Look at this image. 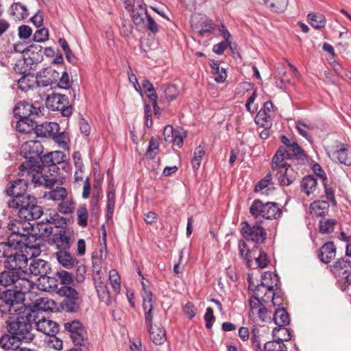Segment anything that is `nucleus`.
<instances>
[{"label":"nucleus","mask_w":351,"mask_h":351,"mask_svg":"<svg viewBox=\"0 0 351 351\" xmlns=\"http://www.w3.org/2000/svg\"><path fill=\"white\" fill-rule=\"evenodd\" d=\"M337 254V247L333 241H327L322 245L317 252L319 260L328 265L335 258Z\"/></svg>","instance_id":"obj_20"},{"label":"nucleus","mask_w":351,"mask_h":351,"mask_svg":"<svg viewBox=\"0 0 351 351\" xmlns=\"http://www.w3.org/2000/svg\"><path fill=\"white\" fill-rule=\"evenodd\" d=\"M77 223L81 227H86L88 224V210L85 206H81L77 210Z\"/></svg>","instance_id":"obj_54"},{"label":"nucleus","mask_w":351,"mask_h":351,"mask_svg":"<svg viewBox=\"0 0 351 351\" xmlns=\"http://www.w3.org/2000/svg\"><path fill=\"white\" fill-rule=\"evenodd\" d=\"M302 191L306 195H309L315 190L317 186V179L313 176H307L303 178L300 183Z\"/></svg>","instance_id":"obj_37"},{"label":"nucleus","mask_w":351,"mask_h":351,"mask_svg":"<svg viewBox=\"0 0 351 351\" xmlns=\"http://www.w3.org/2000/svg\"><path fill=\"white\" fill-rule=\"evenodd\" d=\"M198 32L202 36L205 33L212 32L215 29V25L211 20L206 19L202 22Z\"/></svg>","instance_id":"obj_62"},{"label":"nucleus","mask_w":351,"mask_h":351,"mask_svg":"<svg viewBox=\"0 0 351 351\" xmlns=\"http://www.w3.org/2000/svg\"><path fill=\"white\" fill-rule=\"evenodd\" d=\"M52 160L53 158L51 156L50 152L43 156L41 155L36 162V165L40 166L39 171H42L43 169L45 170L47 167L51 165L53 163Z\"/></svg>","instance_id":"obj_56"},{"label":"nucleus","mask_w":351,"mask_h":351,"mask_svg":"<svg viewBox=\"0 0 351 351\" xmlns=\"http://www.w3.org/2000/svg\"><path fill=\"white\" fill-rule=\"evenodd\" d=\"M37 318L36 317V319ZM34 322L36 323L37 330L47 336L57 335L59 332V325L52 320L42 319L38 321L36 320Z\"/></svg>","instance_id":"obj_24"},{"label":"nucleus","mask_w":351,"mask_h":351,"mask_svg":"<svg viewBox=\"0 0 351 351\" xmlns=\"http://www.w3.org/2000/svg\"><path fill=\"white\" fill-rule=\"evenodd\" d=\"M14 306L10 311L5 312L11 315L9 320L6 322L8 332L14 335L18 341L32 342L34 338V335L32 332V324L36 322L34 311L27 307L23 302Z\"/></svg>","instance_id":"obj_2"},{"label":"nucleus","mask_w":351,"mask_h":351,"mask_svg":"<svg viewBox=\"0 0 351 351\" xmlns=\"http://www.w3.org/2000/svg\"><path fill=\"white\" fill-rule=\"evenodd\" d=\"M49 39V31L43 27L36 31L33 36V40L36 43H43Z\"/></svg>","instance_id":"obj_60"},{"label":"nucleus","mask_w":351,"mask_h":351,"mask_svg":"<svg viewBox=\"0 0 351 351\" xmlns=\"http://www.w3.org/2000/svg\"><path fill=\"white\" fill-rule=\"evenodd\" d=\"M54 227L51 225L45 223L44 220L37 223L36 227H34V234H37L38 237L47 238L51 236L55 232Z\"/></svg>","instance_id":"obj_35"},{"label":"nucleus","mask_w":351,"mask_h":351,"mask_svg":"<svg viewBox=\"0 0 351 351\" xmlns=\"http://www.w3.org/2000/svg\"><path fill=\"white\" fill-rule=\"evenodd\" d=\"M295 157L298 160H304L306 158L304 150L298 145L296 142L292 143V147L287 149L285 147H280L276 154L272 158L271 167L275 169L284 162L285 159Z\"/></svg>","instance_id":"obj_8"},{"label":"nucleus","mask_w":351,"mask_h":351,"mask_svg":"<svg viewBox=\"0 0 351 351\" xmlns=\"http://www.w3.org/2000/svg\"><path fill=\"white\" fill-rule=\"evenodd\" d=\"M274 170H277L276 176L280 186H289L300 177L298 172L295 169L283 162Z\"/></svg>","instance_id":"obj_11"},{"label":"nucleus","mask_w":351,"mask_h":351,"mask_svg":"<svg viewBox=\"0 0 351 351\" xmlns=\"http://www.w3.org/2000/svg\"><path fill=\"white\" fill-rule=\"evenodd\" d=\"M79 300L63 299L60 302L61 308L68 313H76L80 308Z\"/></svg>","instance_id":"obj_44"},{"label":"nucleus","mask_w":351,"mask_h":351,"mask_svg":"<svg viewBox=\"0 0 351 351\" xmlns=\"http://www.w3.org/2000/svg\"><path fill=\"white\" fill-rule=\"evenodd\" d=\"M328 269L336 277H341L351 271V261L346 257L337 258L332 265H328Z\"/></svg>","instance_id":"obj_22"},{"label":"nucleus","mask_w":351,"mask_h":351,"mask_svg":"<svg viewBox=\"0 0 351 351\" xmlns=\"http://www.w3.org/2000/svg\"><path fill=\"white\" fill-rule=\"evenodd\" d=\"M337 221L335 219L323 218L319 223V230L322 234H330L335 230Z\"/></svg>","instance_id":"obj_38"},{"label":"nucleus","mask_w":351,"mask_h":351,"mask_svg":"<svg viewBox=\"0 0 351 351\" xmlns=\"http://www.w3.org/2000/svg\"><path fill=\"white\" fill-rule=\"evenodd\" d=\"M69 337L71 339L73 345L77 346L78 344H90L84 326L81 328V330H77L75 332L69 336Z\"/></svg>","instance_id":"obj_43"},{"label":"nucleus","mask_w":351,"mask_h":351,"mask_svg":"<svg viewBox=\"0 0 351 351\" xmlns=\"http://www.w3.org/2000/svg\"><path fill=\"white\" fill-rule=\"evenodd\" d=\"M0 246V258H5L4 271L0 273V285L12 286L0 292V311L5 313L14 307V304L25 301V295L34 289V282L27 278L28 258L24 254L12 253L13 250Z\"/></svg>","instance_id":"obj_1"},{"label":"nucleus","mask_w":351,"mask_h":351,"mask_svg":"<svg viewBox=\"0 0 351 351\" xmlns=\"http://www.w3.org/2000/svg\"><path fill=\"white\" fill-rule=\"evenodd\" d=\"M262 281L260 284L255 285L253 282H252V289H248L250 291L254 293V295H256V293L262 292L261 290V287H264L270 292L273 290V287H276L278 289V283L280 282L279 277L276 274H274L271 271H265L263 274L261 275Z\"/></svg>","instance_id":"obj_13"},{"label":"nucleus","mask_w":351,"mask_h":351,"mask_svg":"<svg viewBox=\"0 0 351 351\" xmlns=\"http://www.w3.org/2000/svg\"><path fill=\"white\" fill-rule=\"evenodd\" d=\"M8 229L11 231L6 242H0V246H5L9 251L13 250L12 253L18 254L19 245L21 243L25 242L28 237L25 236L26 232L31 229L34 230V227L29 221H14L8 223Z\"/></svg>","instance_id":"obj_4"},{"label":"nucleus","mask_w":351,"mask_h":351,"mask_svg":"<svg viewBox=\"0 0 351 351\" xmlns=\"http://www.w3.org/2000/svg\"><path fill=\"white\" fill-rule=\"evenodd\" d=\"M43 152V147L38 141H29L25 142L21 148V154L25 158V162L21 163L19 169L20 172L25 170L39 171V167L36 162Z\"/></svg>","instance_id":"obj_5"},{"label":"nucleus","mask_w":351,"mask_h":351,"mask_svg":"<svg viewBox=\"0 0 351 351\" xmlns=\"http://www.w3.org/2000/svg\"><path fill=\"white\" fill-rule=\"evenodd\" d=\"M250 213L254 218L271 219L280 217L282 210L277 203L268 202L264 204L259 199H255L250 207Z\"/></svg>","instance_id":"obj_7"},{"label":"nucleus","mask_w":351,"mask_h":351,"mask_svg":"<svg viewBox=\"0 0 351 351\" xmlns=\"http://www.w3.org/2000/svg\"><path fill=\"white\" fill-rule=\"evenodd\" d=\"M274 113V104L269 100L264 103L263 107L256 114L254 121L257 125L266 129L272 125L271 116Z\"/></svg>","instance_id":"obj_14"},{"label":"nucleus","mask_w":351,"mask_h":351,"mask_svg":"<svg viewBox=\"0 0 351 351\" xmlns=\"http://www.w3.org/2000/svg\"><path fill=\"white\" fill-rule=\"evenodd\" d=\"M27 270V278L30 275L38 277V279L43 278L45 280L47 275L51 271L50 264L40 258H32L30 263L26 267Z\"/></svg>","instance_id":"obj_12"},{"label":"nucleus","mask_w":351,"mask_h":351,"mask_svg":"<svg viewBox=\"0 0 351 351\" xmlns=\"http://www.w3.org/2000/svg\"><path fill=\"white\" fill-rule=\"evenodd\" d=\"M10 15L16 21H21L26 19L29 15L27 7L21 2L13 3L10 6Z\"/></svg>","instance_id":"obj_31"},{"label":"nucleus","mask_w":351,"mask_h":351,"mask_svg":"<svg viewBox=\"0 0 351 351\" xmlns=\"http://www.w3.org/2000/svg\"><path fill=\"white\" fill-rule=\"evenodd\" d=\"M13 113L19 119L16 128L21 133H29V126L35 123V119L40 117L41 110L36 104H32L27 101L19 102L13 108Z\"/></svg>","instance_id":"obj_3"},{"label":"nucleus","mask_w":351,"mask_h":351,"mask_svg":"<svg viewBox=\"0 0 351 351\" xmlns=\"http://www.w3.org/2000/svg\"><path fill=\"white\" fill-rule=\"evenodd\" d=\"M51 241L56 245L58 251L68 250L72 245L71 239L66 233L65 229L55 230L53 237H51Z\"/></svg>","instance_id":"obj_23"},{"label":"nucleus","mask_w":351,"mask_h":351,"mask_svg":"<svg viewBox=\"0 0 351 351\" xmlns=\"http://www.w3.org/2000/svg\"><path fill=\"white\" fill-rule=\"evenodd\" d=\"M34 65V63L31 64L29 60L23 57L16 61L14 70L19 74L31 75L32 71L35 69Z\"/></svg>","instance_id":"obj_30"},{"label":"nucleus","mask_w":351,"mask_h":351,"mask_svg":"<svg viewBox=\"0 0 351 351\" xmlns=\"http://www.w3.org/2000/svg\"><path fill=\"white\" fill-rule=\"evenodd\" d=\"M273 320L274 323L278 326V327H276L273 330L274 337H276V333L279 332H283L285 334H291L289 330L285 327L290 323L289 313L285 308H278L276 310L273 315Z\"/></svg>","instance_id":"obj_18"},{"label":"nucleus","mask_w":351,"mask_h":351,"mask_svg":"<svg viewBox=\"0 0 351 351\" xmlns=\"http://www.w3.org/2000/svg\"><path fill=\"white\" fill-rule=\"evenodd\" d=\"M42 171L37 172L36 171L25 170L20 172V173L23 176L25 173H27V176H29L32 182L34 184L35 186H44L45 188L51 189L57 183L58 178H49V176L46 174L40 175V173Z\"/></svg>","instance_id":"obj_17"},{"label":"nucleus","mask_w":351,"mask_h":351,"mask_svg":"<svg viewBox=\"0 0 351 351\" xmlns=\"http://www.w3.org/2000/svg\"><path fill=\"white\" fill-rule=\"evenodd\" d=\"M310 211L317 217H324L329 210V203L325 200L315 201L310 205Z\"/></svg>","instance_id":"obj_33"},{"label":"nucleus","mask_w":351,"mask_h":351,"mask_svg":"<svg viewBox=\"0 0 351 351\" xmlns=\"http://www.w3.org/2000/svg\"><path fill=\"white\" fill-rule=\"evenodd\" d=\"M84 327V325L77 319L67 322L64 324V331L71 336L72 334L75 332L77 330H81V328Z\"/></svg>","instance_id":"obj_53"},{"label":"nucleus","mask_w":351,"mask_h":351,"mask_svg":"<svg viewBox=\"0 0 351 351\" xmlns=\"http://www.w3.org/2000/svg\"><path fill=\"white\" fill-rule=\"evenodd\" d=\"M147 5L143 0H134L131 10V17L136 25L145 23L144 15L148 14Z\"/></svg>","instance_id":"obj_19"},{"label":"nucleus","mask_w":351,"mask_h":351,"mask_svg":"<svg viewBox=\"0 0 351 351\" xmlns=\"http://www.w3.org/2000/svg\"><path fill=\"white\" fill-rule=\"evenodd\" d=\"M145 16L147 21H145V23L143 25H144L146 29L150 31L152 34H156L159 31V25L149 14H147Z\"/></svg>","instance_id":"obj_57"},{"label":"nucleus","mask_w":351,"mask_h":351,"mask_svg":"<svg viewBox=\"0 0 351 351\" xmlns=\"http://www.w3.org/2000/svg\"><path fill=\"white\" fill-rule=\"evenodd\" d=\"M115 198L114 190L109 188L107 193V211L106 215L107 220H110L112 218L115 206Z\"/></svg>","instance_id":"obj_39"},{"label":"nucleus","mask_w":351,"mask_h":351,"mask_svg":"<svg viewBox=\"0 0 351 351\" xmlns=\"http://www.w3.org/2000/svg\"><path fill=\"white\" fill-rule=\"evenodd\" d=\"M38 118L35 119V123L32 125L29 126V133L34 130L35 134L37 136L40 137H52L55 134V132H58L60 127L59 124L55 122H45L41 124H38Z\"/></svg>","instance_id":"obj_16"},{"label":"nucleus","mask_w":351,"mask_h":351,"mask_svg":"<svg viewBox=\"0 0 351 351\" xmlns=\"http://www.w3.org/2000/svg\"><path fill=\"white\" fill-rule=\"evenodd\" d=\"M205 154V151L203 147L201 145L197 147L195 149L194 153H193V158L191 161V164L193 166V168L195 170H197L201 165L202 157L204 156Z\"/></svg>","instance_id":"obj_51"},{"label":"nucleus","mask_w":351,"mask_h":351,"mask_svg":"<svg viewBox=\"0 0 351 351\" xmlns=\"http://www.w3.org/2000/svg\"><path fill=\"white\" fill-rule=\"evenodd\" d=\"M288 5V0H271L270 8L276 12H282Z\"/></svg>","instance_id":"obj_59"},{"label":"nucleus","mask_w":351,"mask_h":351,"mask_svg":"<svg viewBox=\"0 0 351 351\" xmlns=\"http://www.w3.org/2000/svg\"><path fill=\"white\" fill-rule=\"evenodd\" d=\"M28 187L27 180L25 179H18L9 183L5 188V193L8 196L12 197V200L8 202V207H11L20 199H25L24 197L29 194L27 193Z\"/></svg>","instance_id":"obj_10"},{"label":"nucleus","mask_w":351,"mask_h":351,"mask_svg":"<svg viewBox=\"0 0 351 351\" xmlns=\"http://www.w3.org/2000/svg\"><path fill=\"white\" fill-rule=\"evenodd\" d=\"M265 236L266 232L260 225L251 226L248 222H243V237L245 239L261 243L265 240Z\"/></svg>","instance_id":"obj_15"},{"label":"nucleus","mask_w":351,"mask_h":351,"mask_svg":"<svg viewBox=\"0 0 351 351\" xmlns=\"http://www.w3.org/2000/svg\"><path fill=\"white\" fill-rule=\"evenodd\" d=\"M56 276L63 286H69L73 282V275L64 269H59L56 273Z\"/></svg>","instance_id":"obj_47"},{"label":"nucleus","mask_w":351,"mask_h":351,"mask_svg":"<svg viewBox=\"0 0 351 351\" xmlns=\"http://www.w3.org/2000/svg\"><path fill=\"white\" fill-rule=\"evenodd\" d=\"M50 155L53 158L52 162H53V163L60 165L61 168L65 171H67L69 165L68 163L65 162L66 159L65 153L61 151H55L50 152Z\"/></svg>","instance_id":"obj_46"},{"label":"nucleus","mask_w":351,"mask_h":351,"mask_svg":"<svg viewBox=\"0 0 351 351\" xmlns=\"http://www.w3.org/2000/svg\"><path fill=\"white\" fill-rule=\"evenodd\" d=\"M43 75L36 76V83L38 86L47 87L58 82L59 73L51 68H45L42 72Z\"/></svg>","instance_id":"obj_21"},{"label":"nucleus","mask_w":351,"mask_h":351,"mask_svg":"<svg viewBox=\"0 0 351 351\" xmlns=\"http://www.w3.org/2000/svg\"><path fill=\"white\" fill-rule=\"evenodd\" d=\"M95 287L99 299L107 304H110L111 296L107 285L104 282Z\"/></svg>","instance_id":"obj_45"},{"label":"nucleus","mask_w":351,"mask_h":351,"mask_svg":"<svg viewBox=\"0 0 351 351\" xmlns=\"http://www.w3.org/2000/svg\"><path fill=\"white\" fill-rule=\"evenodd\" d=\"M159 148V143L156 138L152 136L149 142V146L146 151V154L150 159H154L156 156L157 155V152L156 150H158Z\"/></svg>","instance_id":"obj_55"},{"label":"nucleus","mask_w":351,"mask_h":351,"mask_svg":"<svg viewBox=\"0 0 351 351\" xmlns=\"http://www.w3.org/2000/svg\"><path fill=\"white\" fill-rule=\"evenodd\" d=\"M273 337V340L265 343L263 351H287L284 341L291 339V334H287V336L284 337H280L276 334V336Z\"/></svg>","instance_id":"obj_26"},{"label":"nucleus","mask_w":351,"mask_h":351,"mask_svg":"<svg viewBox=\"0 0 351 351\" xmlns=\"http://www.w3.org/2000/svg\"><path fill=\"white\" fill-rule=\"evenodd\" d=\"M260 293H256V295H253L249 302L250 305V311H249V317L255 319V313L258 311V308H261L263 306L261 302L259 300Z\"/></svg>","instance_id":"obj_48"},{"label":"nucleus","mask_w":351,"mask_h":351,"mask_svg":"<svg viewBox=\"0 0 351 351\" xmlns=\"http://www.w3.org/2000/svg\"><path fill=\"white\" fill-rule=\"evenodd\" d=\"M25 55L23 57L29 60L31 64L40 62L43 59V47L38 44H32L26 47Z\"/></svg>","instance_id":"obj_27"},{"label":"nucleus","mask_w":351,"mask_h":351,"mask_svg":"<svg viewBox=\"0 0 351 351\" xmlns=\"http://www.w3.org/2000/svg\"><path fill=\"white\" fill-rule=\"evenodd\" d=\"M338 149L335 152L338 161L343 165H351V148L348 145L341 144L337 146Z\"/></svg>","instance_id":"obj_29"},{"label":"nucleus","mask_w":351,"mask_h":351,"mask_svg":"<svg viewBox=\"0 0 351 351\" xmlns=\"http://www.w3.org/2000/svg\"><path fill=\"white\" fill-rule=\"evenodd\" d=\"M45 104L47 108L52 111H61L64 117L71 115L73 108L69 104V99L66 95L59 93H53L48 95L46 99Z\"/></svg>","instance_id":"obj_9"},{"label":"nucleus","mask_w":351,"mask_h":351,"mask_svg":"<svg viewBox=\"0 0 351 351\" xmlns=\"http://www.w3.org/2000/svg\"><path fill=\"white\" fill-rule=\"evenodd\" d=\"M19 37L22 40H26L30 38L32 34V28L26 25H20L18 28Z\"/></svg>","instance_id":"obj_64"},{"label":"nucleus","mask_w":351,"mask_h":351,"mask_svg":"<svg viewBox=\"0 0 351 351\" xmlns=\"http://www.w3.org/2000/svg\"><path fill=\"white\" fill-rule=\"evenodd\" d=\"M67 196V191L64 187L58 186L49 192L48 198L54 201L64 200Z\"/></svg>","instance_id":"obj_50"},{"label":"nucleus","mask_w":351,"mask_h":351,"mask_svg":"<svg viewBox=\"0 0 351 351\" xmlns=\"http://www.w3.org/2000/svg\"><path fill=\"white\" fill-rule=\"evenodd\" d=\"M25 199L16 200L15 204L11 208L18 210V215L21 219L27 221L39 219L43 214V207L38 204V199L35 197L28 195Z\"/></svg>","instance_id":"obj_6"},{"label":"nucleus","mask_w":351,"mask_h":351,"mask_svg":"<svg viewBox=\"0 0 351 351\" xmlns=\"http://www.w3.org/2000/svg\"><path fill=\"white\" fill-rule=\"evenodd\" d=\"M57 293L64 299L79 300V293L70 285L61 287L58 289Z\"/></svg>","instance_id":"obj_41"},{"label":"nucleus","mask_w":351,"mask_h":351,"mask_svg":"<svg viewBox=\"0 0 351 351\" xmlns=\"http://www.w3.org/2000/svg\"><path fill=\"white\" fill-rule=\"evenodd\" d=\"M58 210L60 213L65 215L72 213L75 210L74 203L72 201L63 200L59 204Z\"/></svg>","instance_id":"obj_58"},{"label":"nucleus","mask_w":351,"mask_h":351,"mask_svg":"<svg viewBox=\"0 0 351 351\" xmlns=\"http://www.w3.org/2000/svg\"><path fill=\"white\" fill-rule=\"evenodd\" d=\"M22 341H16V338L14 335H5L0 339V346L2 348L8 350L13 351L16 347H19L20 343Z\"/></svg>","instance_id":"obj_36"},{"label":"nucleus","mask_w":351,"mask_h":351,"mask_svg":"<svg viewBox=\"0 0 351 351\" xmlns=\"http://www.w3.org/2000/svg\"><path fill=\"white\" fill-rule=\"evenodd\" d=\"M76 265V275L75 277V280L78 283H82L85 280V274L86 273V267L84 264L80 263L77 261V263H75Z\"/></svg>","instance_id":"obj_61"},{"label":"nucleus","mask_w":351,"mask_h":351,"mask_svg":"<svg viewBox=\"0 0 351 351\" xmlns=\"http://www.w3.org/2000/svg\"><path fill=\"white\" fill-rule=\"evenodd\" d=\"M25 236L28 237V239L26 240L25 242L21 243L20 245H19V252L18 254H23L22 252L23 247L34 249L36 248V244L34 243L36 241L37 239V234H34V230L32 231L31 229H29L25 234Z\"/></svg>","instance_id":"obj_42"},{"label":"nucleus","mask_w":351,"mask_h":351,"mask_svg":"<svg viewBox=\"0 0 351 351\" xmlns=\"http://www.w3.org/2000/svg\"><path fill=\"white\" fill-rule=\"evenodd\" d=\"M47 345L49 348L55 350H60L62 348L63 341L61 339L56 337V335H49V339L47 341Z\"/></svg>","instance_id":"obj_63"},{"label":"nucleus","mask_w":351,"mask_h":351,"mask_svg":"<svg viewBox=\"0 0 351 351\" xmlns=\"http://www.w3.org/2000/svg\"><path fill=\"white\" fill-rule=\"evenodd\" d=\"M154 304L155 301L154 299H151V301L149 300H143V309L145 313V321L147 328H152V326L153 325V310Z\"/></svg>","instance_id":"obj_34"},{"label":"nucleus","mask_w":351,"mask_h":351,"mask_svg":"<svg viewBox=\"0 0 351 351\" xmlns=\"http://www.w3.org/2000/svg\"><path fill=\"white\" fill-rule=\"evenodd\" d=\"M55 302L47 298H40L36 299L32 306H27L29 308L34 311L33 315L38 317L39 312L52 311Z\"/></svg>","instance_id":"obj_25"},{"label":"nucleus","mask_w":351,"mask_h":351,"mask_svg":"<svg viewBox=\"0 0 351 351\" xmlns=\"http://www.w3.org/2000/svg\"><path fill=\"white\" fill-rule=\"evenodd\" d=\"M150 333V339L156 345H162L167 340L166 330L163 327H153L147 328Z\"/></svg>","instance_id":"obj_32"},{"label":"nucleus","mask_w":351,"mask_h":351,"mask_svg":"<svg viewBox=\"0 0 351 351\" xmlns=\"http://www.w3.org/2000/svg\"><path fill=\"white\" fill-rule=\"evenodd\" d=\"M308 23L315 29H322L326 25L325 16L319 13H310L308 14Z\"/></svg>","instance_id":"obj_40"},{"label":"nucleus","mask_w":351,"mask_h":351,"mask_svg":"<svg viewBox=\"0 0 351 351\" xmlns=\"http://www.w3.org/2000/svg\"><path fill=\"white\" fill-rule=\"evenodd\" d=\"M162 88L168 103L175 99L178 95L177 87L173 84H167L162 86Z\"/></svg>","instance_id":"obj_49"},{"label":"nucleus","mask_w":351,"mask_h":351,"mask_svg":"<svg viewBox=\"0 0 351 351\" xmlns=\"http://www.w3.org/2000/svg\"><path fill=\"white\" fill-rule=\"evenodd\" d=\"M109 280L114 292L119 293L121 289V278L115 269L109 271Z\"/></svg>","instance_id":"obj_52"},{"label":"nucleus","mask_w":351,"mask_h":351,"mask_svg":"<svg viewBox=\"0 0 351 351\" xmlns=\"http://www.w3.org/2000/svg\"><path fill=\"white\" fill-rule=\"evenodd\" d=\"M58 263L64 268L70 269L75 267L77 261L67 250L58 251L55 253Z\"/></svg>","instance_id":"obj_28"}]
</instances>
